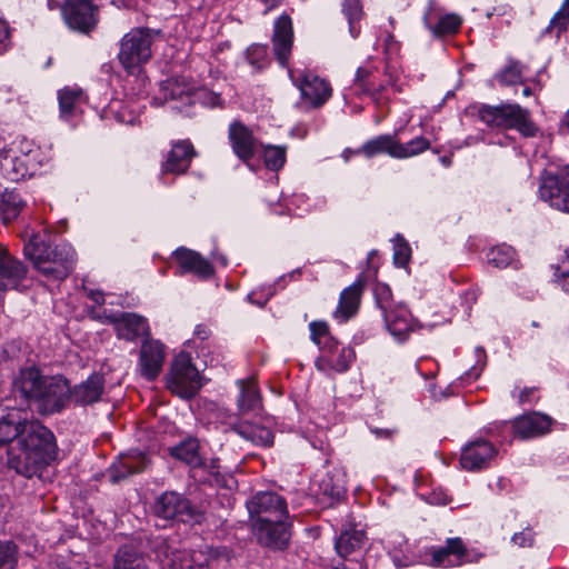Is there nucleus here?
<instances>
[{
    "instance_id": "nucleus-50",
    "label": "nucleus",
    "mask_w": 569,
    "mask_h": 569,
    "mask_svg": "<svg viewBox=\"0 0 569 569\" xmlns=\"http://www.w3.org/2000/svg\"><path fill=\"white\" fill-rule=\"evenodd\" d=\"M355 359V352L350 348H342L337 358L331 360L330 367L337 372H345L349 369Z\"/></svg>"
},
{
    "instance_id": "nucleus-47",
    "label": "nucleus",
    "mask_w": 569,
    "mask_h": 569,
    "mask_svg": "<svg viewBox=\"0 0 569 569\" xmlns=\"http://www.w3.org/2000/svg\"><path fill=\"white\" fill-rule=\"evenodd\" d=\"M499 81L502 84L511 86L522 81V67L519 62H510L498 76Z\"/></svg>"
},
{
    "instance_id": "nucleus-46",
    "label": "nucleus",
    "mask_w": 569,
    "mask_h": 569,
    "mask_svg": "<svg viewBox=\"0 0 569 569\" xmlns=\"http://www.w3.org/2000/svg\"><path fill=\"white\" fill-rule=\"evenodd\" d=\"M373 295L376 303L378 305L382 312L389 310L395 305H397L393 301L391 289L386 283H376L373 288Z\"/></svg>"
},
{
    "instance_id": "nucleus-62",
    "label": "nucleus",
    "mask_w": 569,
    "mask_h": 569,
    "mask_svg": "<svg viewBox=\"0 0 569 569\" xmlns=\"http://www.w3.org/2000/svg\"><path fill=\"white\" fill-rule=\"evenodd\" d=\"M88 297L97 305H103L104 303V297H103V293L100 292V291H93L91 290L89 293H88Z\"/></svg>"
},
{
    "instance_id": "nucleus-41",
    "label": "nucleus",
    "mask_w": 569,
    "mask_h": 569,
    "mask_svg": "<svg viewBox=\"0 0 569 569\" xmlns=\"http://www.w3.org/2000/svg\"><path fill=\"white\" fill-rule=\"evenodd\" d=\"M461 22L462 20L458 14L449 13L442 16L437 24L429 26V29L435 36L441 37L457 32L461 26Z\"/></svg>"
},
{
    "instance_id": "nucleus-18",
    "label": "nucleus",
    "mask_w": 569,
    "mask_h": 569,
    "mask_svg": "<svg viewBox=\"0 0 569 569\" xmlns=\"http://www.w3.org/2000/svg\"><path fill=\"white\" fill-rule=\"evenodd\" d=\"M292 46V20L287 13H283L274 21L272 34L273 52L282 67H286L288 63Z\"/></svg>"
},
{
    "instance_id": "nucleus-16",
    "label": "nucleus",
    "mask_w": 569,
    "mask_h": 569,
    "mask_svg": "<svg viewBox=\"0 0 569 569\" xmlns=\"http://www.w3.org/2000/svg\"><path fill=\"white\" fill-rule=\"evenodd\" d=\"M497 449L485 439H478L465 446L460 456V465L463 469L473 471L488 467L496 457Z\"/></svg>"
},
{
    "instance_id": "nucleus-25",
    "label": "nucleus",
    "mask_w": 569,
    "mask_h": 569,
    "mask_svg": "<svg viewBox=\"0 0 569 569\" xmlns=\"http://www.w3.org/2000/svg\"><path fill=\"white\" fill-rule=\"evenodd\" d=\"M0 169L10 181H20L32 174L28 154L19 156L11 150L0 151Z\"/></svg>"
},
{
    "instance_id": "nucleus-36",
    "label": "nucleus",
    "mask_w": 569,
    "mask_h": 569,
    "mask_svg": "<svg viewBox=\"0 0 569 569\" xmlns=\"http://www.w3.org/2000/svg\"><path fill=\"white\" fill-rule=\"evenodd\" d=\"M112 569H152L146 559L132 545L121 546L113 556Z\"/></svg>"
},
{
    "instance_id": "nucleus-58",
    "label": "nucleus",
    "mask_w": 569,
    "mask_h": 569,
    "mask_svg": "<svg viewBox=\"0 0 569 569\" xmlns=\"http://www.w3.org/2000/svg\"><path fill=\"white\" fill-rule=\"evenodd\" d=\"M399 43L396 41L392 34H388L385 39V52L386 54L397 53L399 51Z\"/></svg>"
},
{
    "instance_id": "nucleus-28",
    "label": "nucleus",
    "mask_w": 569,
    "mask_h": 569,
    "mask_svg": "<svg viewBox=\"0 0 569 569\" xmlns=\"http://www.w3.org/2000/svg\"><path fill=\"white\" fill-rule=\"evenodd\" d=\"M366 539V532L362 529H358L351 523L345 525L336 539V551L341 558L347 559L362 549Z\"/></svg>"
},
{
    "instance_id": "nucleus-35",
    "label": "nucleus",
    "mask_w": 569,
    "mask_h": 569,
    "mask_svg": "<svg viewBox=\"0 0 569 569\" xmlns=\"http://www.w3.org/2000/svg\"><path fill=\"white\" fill-rule=\"evenodd\" d=\"M30 422L21 416L19 410H10L0 416V445H7L12 441L18 442L24 423Z\"/></svg>"
},
{
    "instance_id": "nucleus-20",
    "label": "nucleus",
    "mask_w": 569,
    "mask_h": 569,
    "mask_svg": "<svg viewBox=\"0 0 569 569\" xmlns=\"http://www.w3.org/2000/svg\"><path fill=\"white\" fill-rule=\"evenodd\" d=\"M24 241L23 253L24 257L30 260L33 267L39 271L44 259H49L53 247L50 244V237L46 232H33L26 230L22 233Z\"/></svg>"
},
{
    "instance_id": "nucleus-9",
    "label": "nucleus",
    "mask_w": 569,
    "mask_h": 569,
    "mask_svg": "<svg viewBox=\"0 0 569 569\" xmlns=\"http://www.w3.org/2000/svg\"><path fill=\"white\" fill-rule=\"evenodd\" d=\"M540 198L550 207L569 213V164L566 174L547 173L541 177Z\"/></svg>"
},
{
    "instance_id": "nucleus-8",
    "label": "nucleus",
    "mask_w": 569,
    "mask_h": 569,
    "mask_svg": "<svg viewBox=\"0 0 569 569\" xmlns=\"http://www.w3.org/2000/svg\"><path fill=\"white\" fill-rule=\"evenodd\" d=\"M250 521L264 522L276 519H288L286 500L272 491L257 492L246 503Z\"/></svg>"
},
{
    "instance_id": "nucleus-5",
    "label": "nucleus",
    "mask_w": 569,
    "mask_h": 569,
    "mask_svg": "<svg viewBox=\"0 0 569 569\" xmlns=\"http://www.w3.org/2000/svg\"><path fill=\"white\" fill-rule=\"evenodd\" d=\"M168 388L181 398H191L201 388L199 371L192 365L188 353L180 352L174 358L168 378Z\"/></svg>"
},
{
    "instance_id": "nucleus-27",
    "label": "nucleus",
    "mask_w": 569,
    "mask_h": 569,
    "mask_svg": "<svg viewBox=\"0 0 569 569\" xmlns=\"http://www.w3.org/2000/svg\"><path fill=\"white\" fill-rule=\"evenodd\" d=\"M147 467V458L142 452L120 456L109 470V478L112 483H118L133 473L141 472Z\"/></svg>"
},
{
    "instance_id": "nucleus-17",
    "label": "nucleus",
    "mask_w": 569,
    "mask_h": 569,
    "mask_svg": "<svg viewBox=\"0 0 569 569\" xmlns=\"http://www.w3.org/2000/svg\"><path fill=\"white\" fill-rule=\"evenodd\" d=\"M27 272V266L0 244V292L17 289Z\"/></svg>"
},
{
    "instance_id": "nucleus-52",
    "label": "nucleus",
    "mask_w": 569,
    "mask_h": 569,
    "mask_svg": "<svg viewBox=\"0 0 569 569\" xmlns=\"http://www.w3.org/2000/svg\"><path fill=\"white\" fill-rule=\"evenodd\" d=\"M569 23V0H563L561 8L555 13L549 28H557L558 33L566 30Z\"/></svg>"
},
{
    "instance_id": "nucleus-29",
    "label": "nucleus",
    "mask_w": 569,
    "mask_h": 569,
    "mask_svg": "<svg viewBox=\"0 0 569 569\" xmlns=\"http://www.w3.org/2000/svg\"><path fill=\"white\" fill-rule=\"evenodd\" d=\"M230 430L256 446L270 447L273 443V433L270 429L248 420L232 422Z\"/></svg>"
},
{
    "instance_id": "nucleus-22",
    "label": "nucleus",
    "mask_w": 569,
    "mask_h": 569,
    "mask_svg": "<svg viewBox=\"0 0 569 569\" xmlns=\"http://www.w3.org/2000/svg\"><path fill=\"white\" fill-rule=\"evenodd\" d=\"M110 321L114 323L118 337L128 341L149 336L148 321L140 315L122 312L110 317Z\"/></svg>"
},
{
    "instance_id": "nucleus-42",
    "label": "nucleus",
    "mask_w": 569,
    "mask_h": 569,
    "mask_svg": "<svg viewBox=\"0 0 569 569\" xmlns=\"http://www.w3.org/2000/svg\"><path fill=\"white\" fill-rule=\"evenodd\" d=\"M264 164L268 169L278 171L286 162V148L281 146H267L263 150Z\"/></svg>"
},
{
    "instance_id": "nucleus-24",
    "label": "nucleus",
    "mask_w": 569,
    "mask_h": 569,
    "mask_svg": "<svg viewBox=\"0 0 569 569\" xmlns=\"http://www.w3.org/2000/svg\"><path fill=\"white\" fill-rule=\"evenodd\" d=\"M104 390V378L100 373L91 375L86 381L70 388L69 400L77 406L92 405L101 399Z\"/></svg>"
},
{
    "instance_id": "nucleus-51",
    "label": "nucleus",
    "mask_w": 569,
    "mask_h": 569,
    "mask_svg": "<svg viewBox=\"0 0 569 569\" xmlns=\"http://www.w3.org/2000/svg\"><path fill=\"white\" fill-rule=\"evenodd\" d=\"M163 89L170 92L171 99H182L184 94L188 96L190 93L192 87L186 83L184 80L180 82L179 79H169Z\"/></svg>"
},
{
    "instance_id": "nucleus-53",
    "label": "nucleus",
    "mask_w": 569,
    "mask_h": 569,
    "mask_svg": "<svg viewBox=\"0 0 569 569\" xmlns=\"http://www.w3.org/2000/svg\"><path fill=\"white\" fill-rule=\"evenodd\" d=\"M310 328V338L311 340L321 346L322 338H327L329 336V327L325 321H312L309 325Z\"/></svg>"
},
{
    "instance_id": "nucleus-61",
    "label": "nucleus",
    "mask_w": 569,
    "mask_h": 569,
    "mask_svg": "<svg viewBox=\"0 0 569 569\" xmlns=\"http://www.w3.org/2000/svg\"><path fill=\"white\" fill-rule=\"evenodd\" d=\"M194 335H196L199 339H201V340H206V339H208V338H209V336H210V330H209V329H208V327H207V326H204V325H198V326L196 327Z\"/></svg>"
},
{
    "instance_id": "nucleus-7",
    "label": "nucleus",
    "mask_w": 569,
    "mask_h": 569,
    "mask_svg": "<svg viewBox=\"0 0 569 569\" xmlns=\"http://www.w3.org/2000/svg\"><path fill=\"white\" fill-rule=\"evenodd\" d=\"M69 396L68 380L61 376H49L30 405L42 416L53 415L67 406Z\"/></svg>"
},
{
    "instance_id": "nucleus-1",
    "label": "nucleus",
    "mask_w": 569,
    "mask_h": 569,
    "mask_svg": "<svg viewBox=\"0 0 569 569\" xmlns=\"http://www.w3.org/2000/svg\"><path fill=\"white\" fill-rule=\"evenodd\" d=\"M8 466L26 478L41 475L58 458L53 432L39 420L24 423L19 440L8 449Z\"/></svg>"
},
{
    "instance_id": "nucleus-3",
    "label": "nucleus",
    "mask_w": 569,
    "mask_h": 569,
    "mask_svg": "<svg viewBox=\"0 0 569 569\" xmlns=\"http://www.w3.org/2000/svg\"><path fill=\"white\" fill-rule=\"evenodd\" d=\"M161 36L160 30L133 28L120 40L118 59L128 72H133L152 57V44Z\"/></svg>"
},
{
    "instance_id": "nucleus-38",
    "label": "nucleus",
    "mask_w": 569,
    "mask_h": 569,
    "mask_svg": "<svg viewBox=\"0 0 569 569\" xmlns=\"http://www.w3.org/2000/svg\"><path fill=\"white\" fill-rule=\"evenodd\" d=\"M319 490L333 501L341 500L346 495L345 480L340 472H327L319 482Z\"/></svg>"
},
{
    "instance_id": "nucleus-34",
    "label": "nucleus",
    "mask_w": 569,
    "mask_h": 569,
    "mask_svg": "<svg viewBox=\"0 0 569 569\" xmlns=\"http://www.w3.org/2000/svg\"><path fill=\"white\" fill-rule=\"evenodd\" d=\"M157 558L160 569H197L192 566V560L184 551L172 548L167 541L159 543Z\"/></svg>"
},
{
    "instance_id": "nucleus-40",
    "label": "nucleus",
    "mask_w": 569,
    "mask_h": 569,
    "mask_svg": "<svg viewBox=\"0 0 569 569\" xmlns=\"http://www.w3.org/2000/svg\"><path fill=\"white\" fill-rule=\"evenodd\" d=\"M81 90L64 88L58 92L61 118L68 120L74 111Z\"/></svg>"
},
{
    "instance_id": "nucleus-2",
    "label": "nucleus",
    "mask_w": 569,
    "mask_h": 569,
    "mask_svg": "<svg viewBox=\"0 0 569 569\" xmlns=\"http://www.w3.org/2000/svg\"><path fill=\"white\" fill-rule=\"evenodd\" d=\"M478 118L492 128L516 129L526 138L536 137L539 131V128L530 118L529 110L517 103L482 104L478 109Z\"/></svg>"
},
{
    "instance_id": "nucleus-10",
    "label": "nucleus",
    "mask_w": 569,
    "mask_h": 569,
    "mask_svg": "<svg viewBox=\"0 0 569 569\" xmlns=\"http://www.w3.org/2000/svg\"><path fill=\"white\" fill-rule=\"evenodd\" d=\"M291 525L287 519H276L264 522H252L251 529L261 546L272 550H283L291 538Z\"/></svg>"
},
{
    "instance_id": "nucleus-55",
    "label": "nucleus",
    "mask_w": 569,
    "mask_h": 569,
    "mask_svg": "<svg viewBox=\"0 0 569 569\" xmlns=\"http://www.w3.org/2000/svg\"><path fill=\"white\" fill-rule=\"evenodd\" d=\"M558 271L562 277V288L569 293V249L566 251V256L561 261V264L558 267Z\"/></svg>"
},
{
    "instance_id": "nucleus-57",
    "label": "nucleus",
    "mask_w": 569,
    "mask_h": 569,
    "mask_svg": "<svg viewBox=\"0 0 569 569\" xmlns=\"http://www.w3.org/2000/svg\"><path fill=\"white\" fill-rule=\"evenodd\" d=\"M538 391L537 387L523 388L518 396L519 403L523 405L532 401L533 396Z\"/></svg>"
},
{
    "instance_id": "nucleus-30",
    "label": "nucleus",
    "mask_w": 569,
    "mask_h": 569,
    "mask_svg": "<svg viewBox=\"0 0 569 569\" xmlns=\"http://www.w3.org/2000/svg\"><path fill=\"white\" fill-rule=\"evenodd\" d=\"M382 315L389 332L397 339L405 340L411 328L409 310L402 303H397Z\"/></svg>"
},
{
    "instance_id": "nucleus-21",
    "label": "nucleus",
    "mask_w": 569,
    "mask_h": 569,
    "mask_svg": "<svg viewBox=\"0 0 569 569\" xmlns=\"http://www.w3.org/2000/svg\"><path fill=\"white\" fill-rule=\"evenodd\" d=\"M228 137L234 154L248 162L256 152L257 139L252 131L242 122L234 121L229 126Z\"/></svg>"
},
{
    "instance_id": "nucleus-4",
    "label": "nucleus",
    "mask_w": 569,
    "mask_h": 569,
    "mask_svg": "<svg viewBox=\"0 0 569 569\" xmlns=\"http://www.w3.org/2000/svg\"><path fill=\"white\" fill-rule=\"evenodd\" d=\"M154 515L164 520H176L189 525H199L204 513L193 506L189 499L177 491H164L154 501Z\"/></svg>"
},
{
    "instance_id": "nucleus-64",
    "label": "nucleus",
    "mask_w": 569,
    "mask_h": 569,
    "mask_svg": "<svg viewBox=\"0 0 569 569\" xmlns=\"http://www.w3.org/2000/svg\"><path fill=\"white\" fill-rule=\"evenodd\" d=\"M360 567H361V563L359 561H351L349 565L338 563L333 567V569H357Z\"/></svg>"
},
{
    "instance_id": "nucleus-12",
    "label": "nucleus",
    "mask_w": 569,
    "mask_h": 569,
    "mask_svg": "<svg viewBox=\"0 0 569 569\" xmlns=\"http://www.w3.org/2000/svg\"><path fill=\"white\" fill-rule=\"evenodd\" d=\"M433 567L452 568L470 562V552L461 538H448L446 545L430 550Z\"/></svg>"
},
{
    "instance_id": "nucleus-56",
    "label": "nucleus",
    "mask_w": 569,
    "mask_h": 569,
    "mask_svg": "<svg viewBox=\"0 0 569 569\" xmlns=\"http://www.w3.org/2000/svg\"><path fill=\"white\" fill-rule=\"evenodd\" d=\"M371 71L365 68H358L356 72V83L359 84L362 92L366 91V87L370 86L372 81H368V78L370 77Z\"/></svg>"
},
{
    "instance_id": "nucleus-45",
    "label": "nucleus",
    "mask_w": 569,
    "mask_h": 569,
    "mask_svg": "<svg viewBox=\"0 0 569 569\" xmlns=\"http://www.w3.org/2000/svg\"><path fill=\"white\" fill-rule=\"evenodd\" d=\"M343 12L348 18L350 33L353 38L359 34V29L356 22L361 19L362 10L359 0H346L343 4Z\"/></svg>"
},
{
    "instance_id": "nucleus-32",
    "label": "nucleus",
    "mask_w": 569,
    "mask_h": 569,
    "mask_svg": "<svg viewBox=\"0 0 569 569\" xmlns=\"http://www.w3.org/2000/svg\"><path fill=\"white\" fill-rule=\"evenodd\" d=\"M237 383L240 387V395L237 399L238 413L244 416L258 412L262 408V400L254 380L252 378L239 380Z\"/></svg>"
},
{
    "instance_id": "nucleus-63",
    "label": "nucleus",
    "mask_w": 569,
    "mask_h": 569,
    "mask_svg": "<svg viewBox=\"0 0 569 569\" xmlns=\"http://www.w3.org/2000/svg\"><path fill=\"white\" fill-rule=\"evenodd\" d=\"M264 4L263 13H268L270 10L278 7L283 0H260Z\"/></svg>"
},
{
    "instance_id": "nucleus-43",
    "label": "nucleus",
    "mask_w": 569,
    "mask_h": 569,
    "mask_svg": "<svg viewBox=\"0 0 569 569\" xmlns=\"http://www.w3.org/2000/svg\"><path fill=\"white\" fill-rule=\"evenodd\" d=\"M515 258V250L508 246L492 248L488 254V261L496 268L508 267Z\"/></svg>"
},
{
    "instance_id": "nucleus-13",
    "label": "nucleus",
    "mask_w": 569,
    "mask_h": 569,
    "mask_svg": "<svg viewBox=\"0 0 569 569\" xmlns=\"http://www.w3.org/2000/svg\"><path fill=\"white\" fill-rule=\"evenodd\" d=\"M166 358L164 346L159 340L146 339L140 348L139 370L142 377L152 381L160 375Z\"/></svg>"
},
{
    "instance_id": "nucleus-26",
    "label": "nucleus",
    "mask_w": 569,
    "mask_h": 569,
    "mask_svg": "<svg viewBox=\"0 0 569 569\" xmlns=\"http://www.w3.org/2000/svg\"><path fill=\"white\" fill-rule=\"evenodd\" d=\"M174 257L182 272H192L202 279L213 274V266L197 251L180 248L176 250Z\"/></svg>"
},
{
    "instance_id": "nucleus-15",
    "label": "nucleus",
    "mask_w": 569,
    "mask_h": 569,
    "mask_svg": "<svg viewBox=\"0 0 569 569\" xmlns=\"http://www.w3.org/2000/svg\"><path fill=\"white\" fill-rule=\"evenodd\" d=\"M48 377L36 366L21 368L13 376L12 391L30 405Z\"/></svg>"
},
{
    "instance_id": "nucleus-31",
    "label": "nucleus",
    "mask_w": 569,
    "mask_h": 569,
    "mask_svg": "<svg viewBox=\"0 0 569 569\" xmlns=\"http://www.w3.org/2000/svg\"><path fill=\"white\" fill-rule=\"evenodd\" d=\"M365 286L366 280L360 277L341 292L336 317L347 320L357 312Z\"/></svg>"
},
{
    "instance_id": "nucleus-59",
    "label": "nucleus",
    "mask_w": 569,
    "mask_h": 569,
    "mask_svg": "<svg viewBox=\"0 0 569 569\" xmlns=\"http://www.w3.org/2000/svg\"><path fill=\"white\" fill-rule=\"evenodd\" d=\"M386 89L385 84H376L373 81L370 83V86L366 87V91L363 93H368L372 96L373 98H378L383 90Z\"/></svg>"
},
{
    "instance_id": "nucleus-14",
    "label": "nucleus",
    "mask_w": 569,
    "mask_h": 569,
    "mask_svg": "<svg viewBox=\"0 0 569 569\" xmlns=\"http://www.w3.org/2000/svg\"><path fill=\"white\" fill-rule=\"evenodd\" d=\"M197 151L190 140L174 141L167 153L166 160L161 163V173L182 174L187 172Z\"/></svg>"
},
{
    "instance_id": "nucleus-44",
    "label": "nucleus",
    "mask_w": 569,
    "mask_h": 569,
    "mask_svg": "<svg viewBox=\"0 0 569 569\" xmlns=\"http://www.w3.org/2000/svg\"><path fill=\"white\" fill-rule=\"evenodd\" d=\"M401 150H398V158L406 159L428 150L430 142L423 137H418L409 141L408 143L400 142Z\"/></svg>"
},
{
    "instance_id": "nucleus-39",
    "label": "nucleus",
    "mask_w": 569,
    "mask_h": 569,
    "mask_svg": "<svg viewBox=\"0 0 569 569\" xmlns=\"http://www.w3.org/2000/svg\"><path fill=\"white\" fill-rule=\"evenodd\" d=\"M172 457L197 467L201 463L199 456V443L196 439H188L170 449Z\"/></svg>"
},
{
    "instance_id": "nucleus-33",
    "label": "nucleus",
    "mask_w": 569,
    "mask_h": 569,
    "mask_svg": "<svg viewBox=\"0 0 569 569\" xmlns=\"http://www.w3.org/2000/svg\"><path fill=\"white\" fill-rule=\"evenodd\" d=\"M398 150H401L400 142L391 134H381L375 139L368 140L358 150L356 154H363L367 158L387 153L392 158H398Z\"/></svg>"
},
{
    "instance_id": "nucleus-60",
    "label": "nucleus",
    "mask_w": 569,
    "mask_h": 569,
    "mask_svg": "<svg viewBox=\"0 0 569 569\" xmlns=\"http://www.w3.org/2000/svg\"><path fill=\"white\" fill-rule=\"evenodd\" d=\"M371 432L379 438H391L396 433V429L375 428L371 429Z\"/></svg>"
},
{
    "instance_id": "nucleus-37",
    "label": "nucleus",
    "mask_w": 569,
    "mask_h": 569,
    "mask_svg": "<svg viewBox=\"0 0 569 569\" xmlns=\"http://www.w3.org/2000/svg\"><path fill=\"white\" fill-rule=\"evenodd\" d=\"M24 204L17 189L6 188L0 192V218L4 223L10 222L20 214Z\"/></svg>"
},
{
    "instance_id": "nucleus-6",
    "label": "nucleus",
    "mask_w": 569,
    "mask_h": 569,
    "mask_svg": "<svg viewBox=\"0 0 569 569\" xmlns=\"http://www.w3.org/2000/svg\"><path fill=\"white\" fill-rule=\"evenodd\" d=\"M61 13L71 30L87 36L96 30L100 20V8L92 0H63Z\"/></svg>"
},
{
    "instance_id": "nucleus-23",
    "label": "nucleus",
    "mask_w": 569,
    "mask_h": 569,
    "mask_svg": "<svg viewBox=\"0 0 569 569\" xmlns=\"http://www.w3.org/2000/svg\"><path fill=\"white\" fill-rule=\"evenodd\" d=\"M302 98L312 107L322 106L331 97L330 84L312 73H305L297 80Z\"/></svg>"
},
{
    "instance_id": "nucleus-49",
    "label": "nucleus",
    "mask_w": 569,
    "mask_h": 569,
    "mask_svg": "<svg viewBox=\"0 0 569 569\" xmlns=\"http://www.w3.org/2000/svg\"><path fill=\"white\" fill-rule=\"evenodd\" d=\"M411 249L403 238H397L395 242L393 261L398 267H405L410 259Z\"/></svg>"
},
{
    "instance_id": "nucleus-11",
    "label": "nucleus",
    "mask_w": 569,
    "mask_h": 569,
    "mask_svg": "<svg viewBox=\"0 0 569 569\" xmlns=\"http://www.w3.org/2000/svg\"><path fill=\"white\" fill-rule=\"evenodd\" d=\"M44 259L39 272L48 279L64 280L72 272L76 263V251L69 244H57Z\"/></svg>"
},
{
    "instance_id": "nucleus-19",
    "label": "nucleus",
    "mask_w": 569,
    "mask_h": 569,
    "mask_svg": "<svg viewBox=\"0 0 569 569\" xmlns=\"http://www.w3.org/2000/svg\"><path fill=\"white\" fill-rule=\"evenodd\" d=\"M553 419L537 411L517 417L512 422L515 435L521 439L540 437L550 431Z\"/></svg>"
},
{
    "instance_id": "nucleus-48",
    "label": "nucleus",
    "mask_w": 569,
    "mask_h": 569,
    "mask_svg": "<svg viewBox=\"0 0 569 569\" xmlns=\"http://www.w3.org/2000/svg\"><path fill=\"white\" fill-rule=\"evenodd\" d=\"M17 566V548L12 542L0 545V569H14Z\"/></svg>"
},
{
    "instance_id": "nucleus-54",
    "label": "nucleus",
    "mask_w": 569,
    "mask_h": 569,
    "mask_svg": "<svg viewBox=\"0 0 569 569\" xmlns=\"http://www.w3.org/2000/svg\"><path fill=\"white\" fill-rule=\"evenodd\" d=\"M533 540H535V535H533L532 530L529 528H526L521 532L515 533L511 539V541L515 545H517L521 548L531 547L533 543Z\"/></svg>"
}]
</instances>
